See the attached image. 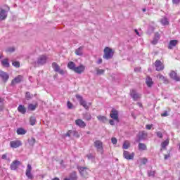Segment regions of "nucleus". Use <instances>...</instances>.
<instances>
[{"label":"nucleus","instance_id":"f257e3e1","mask_svg":"<svg viewBox=\"0 0 180 180\" xmlns=\"http://www.w3.org/2000/svg\"><path fill=\"white\" fill-rule=\"evenodd\" d=\"M114 54H115V51H113L112 49H110V47L106 46L104 49V55L103 58H105V60H110V58L113 57Z\"/></svg>","mask_w":180,"mask_h":180},{"label":"nucleus","instance_id":"f03ea898","mask_svg":"<svg viewBox=\"0 0 180 180\" xmlns=\"http://www.w3.org/2000/svg\"><path fill=\"white\" fill-rule=\"evenodd\" d=\"M94 147L100 154L103 155V143L101 140H96L94 141Z\"/></svg>","mask_w":180,"mask_h":180},{"label":"nucleus","instance_id":"7ed1b4c3","mask_svg":"<svg viewBox=\"0 0 180 180\" xmlns=\"http://www.w3.org/2000/svg\"><path fill=\"white\" fill-rule=\"evenodd\" d=\"M75 97L79 101L81 106H83V108H84L86 110H89V105H88V103H86V101L84 100V98H82V96L79 94H76Z\"/></svg>","mask_w":180,"mask_h":180},{"label":"nucleus","instance_id":"20e7f679","mask_svg":"<svg viewBox=\"0 0 180 180\" xmlns=\"http://www.w3.org/2000/svg\"><path fill=\"white\" fill-rule=\"evenodd\" d=\"M130 96L132 98L133 101L137 102L139 99H141V94H139L136 89H132L130 91Z\"/></svg>","mask_w":180,"mask_h":180},{"label":"nucleus","instance_id":"39448f33","mask_svg":"<svg viewBox=\"0 0 180 180\" xmlns=\"http://www.w3.org/2000/svg\"><path fill=\"white\" fill-rule=\"evenodd\" d=\"M110 117H111L112 120H115V122L119 123V111L115 108H112L110 113Z\"/></svg>","mask_w":180,"mask_h":180},{"label":"nucleus","instance_id":"423d86ee","mask_svg":"<svg viewBox=\"0 0 180 180\" xmlns=\"http://www.w3.org/2000/svg\"><path fill=\"white\" fill-rule=\"evenodd\" d=\"M52 68L53 69V71H55V72H58V74H60V75H64V74H65V71L61 69L60 68V65H58V64H57V63L56 62H53L52 63Z\"/></svg>","mask_w":180,"mask_h":180},{"label":"nucleus","instance_id":"0eeeda50","mask_svg":"<svg viewBox=\"0 0 180 180\" xmlns=\"http://www.w3.org/2000/svg\"><path fill=\"white\" fill-rule=\"evenodd\" d=\"M154 66L155 67L156 71H164V68L165 66L164 65V63L160 60H156Z\"/></svg>","mask_w":180,"mask_h":180},{"label":"nucleus","instance_id":"6e6552de","mask_svg":"<svg viewBox=\"0 0 180 180\" xmlns=\"http://www.w3.org/2000/svg\"><path fill=\"white\" fill-rule=\"evenodd\" d=\"M79 171L82 176H83V178H88V176H89V172H91V170H89L88 167H80L79 169Z\"/></svg>","mask_w":180,"mask_h":180},{"label":"nucleus","instance_id":"1a4fd4ad","mask_svg":"<svg viewBox=\"0 0 180 180\" xmlns=\"http://www.w3.org/2000/svg\"><path fill=\"white\" fill-rule=\"evenodd\" d=\"M20 165H22V162L18 160H15L11 162L10 169H11V171H16V169L19 168Z\"/></svg>","mask_w":180,"mask_h":180},{"label":"nucleus","instance_id":"9d476101","mask_svg":"<svg viewBox=\"0 0 180 180\" xmlns=\"http://www.w3.org/2000/svg\"><path fill=\"white\" fill-rule=\"evenodd\" d=\"M22 141L20 140L11 141L10 142V147L11 148H19V147H22Z\"/></svg>","mask_w":180,"mask_h":180},{"label":"nucleus","instance_id":"9b49d317","mask_svg":"<svg viewBox=\"0 0 180 180\" xmlns=\"http://www.w3.org/2000/svg\"><path fill=\"white\" fill-rule=\"evenodd\" d=\"M134 155L135 153L134 152H132L131 153L127 150H124L123 152V157L124 158H125V160H134Z\"/></svg>","mask_w":180,"mask_h":180},{"label":"nucleus","instance_id":"f8f14e48","mask_svg":"<svg viewBox=\"0 0 180 180\" xmlns=\"http://www.w3.org/2000/svg\"><path fill=\"white\" fill-rule=\"evenodd\" d=\"M25 175L28 179H33L34 178L33 174H32V165H30V164L27 165Z\"/></svg>","mask_w":180,"mask_h":180},{"label":"nucleus","instance_id":"ddd939ff","mask_svg":"<svg viewBox=\"0 0 180 180\" xmlns=\"http://www.w3.org/2000/svg\"><path fill=\"white\" fill-rule=\"evenodd\" d=\"M76 126L80 127V129H85L86 127V123L84 122L82 119H77L75 121Z\"/></svg>","mask_w":180,"mask_h":180},{"label":"nucleus","instance_id":"4468645a","mask_svg":"<svg viewBox=\"0 0 180 180\" xmlns=\"http://www.w3.org/2000/svg\"><path fill=\"white\" fill-rule=\"evenodd\" d=\"M73 71L76 74H82L83 72H85V65H79V66L75 68V70Z\"/></svg>","mask_w":180,"mask_h":180},{"label":"nucleus","instance_id":"2eb2a0df","mask_svg":"<svg viewBox=\"0 0 180 180\" xmlns=\"http://www.w3.org/2000/svg\"><path fill=\"white\" fill-rule=\"evenodd\" d=\"M46 63H47V56H46V55H41L38 58V64L43 65V64H46Z\"/></svg>","mask_w":180,"mask_h":180},{"label":"nucleus","instance_id":"dca6fc26","mask_svg":"<svg viewBox=\"0 0 180 180\" xmlns=\"http://www.w3.org/2000/svg\"><path fill=\"white\" fill-rule=\"evenodd\" d=\"M169 77L172 78V79H174V81H176V82H179L180 81V77L174 70L169 73Z\"/></svg>","mask_w":180,"mask_h":180},{"label":"nucleus","instance_id":"f3484780","mask_svg":"<svg viewBox=\"0 0 180 180\" xmlns=\"http://www.w3.org/2000/svg\"><path fill=\"white\" fill-rule=\"evenodd\" d=\"M22 79H23V76L22 75L17 76L12 80L11 85H15V84H20V82H22Z\"/></svg>","mask_w":180,"mask_h":180},{"label":"nucleus","instance_id":"a211bd4d","mask_svg":"<svg viewBox=\"0 0 180 180\" xmlns=\"http://www.w3.org/2000/svg\"><path fill=\"white\" fill-rule=\"evenodd\" d=\"M0 78H2L4 82H6V81L9 79V75L2 70H0Z\"/></svg>","mask_w":180,"mask_h":180},{"label":"nucleus","instance_id":"6ab92c4d","mask_svg":"<svg viewBox=\"0 0 180 180\" xmlns=\"http://www.w3.org/2000/svg\"><path fill=\"white\" fill-rule=\"evenodd\" d=\"M146 84L148 88H151L154 85V82L150 76H146Z\"/></svg>","mask_w":180,"mask_h":180},{"label":"nucleus","instance_id":"aec40b11","mask_svg":"<svg viewBox=\"0 0 180 180\" xmlns=\"http://www.w3.org/2000/svg\"><path fill=\"white\" fill-rule=\"evenodd\" d=\"M178 43V40H171L168 45L169 50H172V49H174V47H175Z\"/></svg>","mask_w":180,"mask_h":180},{"label":"nucleus","instance_id":"412c9836","mask_svg":"<svg viewBox=\"0 0 180 180\" xmlns=\"http://www.w3.org/2000/svg\"><path fill=\"white\" fill-rule=\"evenodd\" d=\"M158 78L160 81H162L163 84H169L168 79L161 74L158 75Z\"/></svg>","mask_w":180,"mask_h":180},{"label":"nucleus","instance_id":"4be33fe9","mask_svg":"<svg viewBox=\"0 0 180 180\" xmlns=\"http://www.w3.org/2000/svg\"><path fill=\"white\" fill-rule=\"evenodd\" d=\"M8 18V14H6V11L4 9H1L0 11V20H5Z\"/></svg>","mask_w":180,"mask_h":180},{"label":"nucleus","instance_id":"5701e85b","mask_svg":"<svg viewBox=\"0 0 180 180\" xmlns=\"http://www.w3.org/2000/svg\"><path fill=\"white\" fill-rule=\"evenodd\" d=\"M138 148L139 151H146L147 150V145H146V143H139L138 145Z\"/></svg>","mask_w":180,"mask_h":180},{"label":"nucleus","instance_id":"b1692460","mask_svg":"<svg viewBox=\"0 0 180 180\" xmlns=\"http://www.w3.org/2000/svg\"><path fill=\"white\" fill-rule=\"evenodd\" d=\"M18 110L20 113H22V115H25V113H26V107H25V105H20L18 107Z\"/></svg>","mask_w":180,"mask_h":180},{"label":"nucleus","instance_id":"393cba45","mask_svg":"<svg viewBox=\"0 0 180 180\" xmlns=\"http://www.w3.org/2000/svg\"><path fill=\"white\" fill-rule=\"evenodd\" d=\"M26 133H27V131H26L23 128L17 129V134H18V136H23V135L26 134Z\"/></svg>","mask_w":180,"mask_h":180},{"label":"nucleus","instance_id":"a878e982","mask_svg":"<svg viewBox=\"0 0 180 180\" xmlns=\"http://www.w3.org/2000/svg\"><path fill=\"white\" fill-rule=\"evenodd\" d=\"M82 50H84V46H79L77 49L75 50V54H76V56H82Z\"/></svg>","mask_w":180,"mask_h":180},{"label":"nucleus","instance_id":"bb28decb","mask_svg":"<svg viewBox=\"0 0 180 180\" xmlns=\"http://www.w3.org/2000/svg\"><path fill=\"white\" fill-rule=\"evenodd\" d=\"M75 63L72 62V61H70L68 63V68H69V70H71L72 71H74L75 69Z\"/></svg>","mask_w":180,"mask_h":180},{"label":"nucleus","instance_id":"cd10ccee","mask_svg":"<svg viewBox=\"0 0 180 180\" xmlns=\"http://www.w3.org/2000/svg\"><path fill=\"white\" fill-rule=\"evenodd\" d=\"M1 64L3 65V67H6V68H9L10 67V64H9V60H8V58L4 59L3 60H1Z\"/></svg>","mask_w":180,"mask_h":180},{"label":"nucleus","instance_id":"c85d7f7f","mask_svg":"<svg viewBox=\"0 0 180 180\" xmlns=\"http://www.w3.org/2000/svg\"><path fill=\"white\" fill-rule=\"evenodd\" d=\"M97 119L98 120H99V122H102V123H105V122H108V118L105 116L98 115L97 116Z\"/></svg>","mask_w":180,"mask_h":180},{"label":"nucleus","instance_id":"c756f323","mask_svg":"<svg viewBox=\"0 0 180 180\" xmlns=\"http://www.w3.org/2000/svg\"><path fill=\"white\" fill-rule=\"evenodd\" d=\"M168 144H169V140L167 139V140L164 141L161 144V146H162L161 150H166L167 146H168Z\"/></svg>","mask_w":180,"mask_h":180},{"label":"nucleus","instance_id":"7c9ffc66","mask_svg":"<svg viewBox=\"0 0 180 180\" xmlns=\"http://www.w3.org/2000/svg\"><path fill=\"white\" fill-rule=\"evenodd\" d=\"M130 148V141H125L123 143L122 148L124 150H127Z\"/></svg>","mask_w":180,"mask_h":180},{"label":"nucleus","instance_id":"2f4dec72","mask_svg":"<svg viewBox=\"0 0 180 180\" xmlns=\"http://www.w3.org/2000/svg\"><path fill=\"white\" fill-rule=\"evenodd\" d=\"M77 172H72L70 174V180H77Z\"/></svg>","mask_w":180,"mask_h":180},{"label":"nucleus","instance_id":"473e14b6","mask_svg":"<svg viewBox=\"0 0 180 180\" xmlns=\"http://www.w3.org/2000/svg\"><path fill=\"white\" fill-rule=\"evenodd\" d=\"M160 22L162 25H164L165 26L169 25V22L168 21V19L167 18H162Z\"/></svg>","mask_w":180,"mask_h":180},{"label":"nucleus","instance_id":"72a5a7b5","mask_svg":"<svg viewBox=\"0 0 180 180\" xmlns=\"http://www.w3.org/2000/svg\"><path fill=\"white\" fill-rule=\"evenodd\" d=\"M84 118L85 119V120H87V122H89V120H91L92 119V115H91V114L86 112L84 115Z\"/></svg>","mask_w":180,"mask_h":180},{"label":"nucleus","instance_id":"f704fd0d","mask_svg":"<svg viewBox=\"0 0 180 180\" xmlns=\"http://www.w3.org/2000/svg\"><path fill=\"white\" fill-rule=\"evenodd\" d=\"M36 108H37V104H29L28 105V110H36Z\"/></svg>","mask_w":180,"mask_h":180},{"label":"nucleus","instance_id":"c9c22d12","mask_svg":"<svg viewBox=\"0 0 180 180\" xmlns=\"http://www.w3.org/2000/svg\"><path fill=\"white\" fill-rule=\"evenodd\" d=\"M30 123L31 126H34L36 124V117H30Z\"/></svg>","mask_w":180,"mask_h":180},{"label":"nucleus","instance_id":"e433bc0d","mask_svg":"<svg viewBox=\"0 0 180 180\" xmlns=\"http://www.w3.org/2000/svg\"><path fill=\"white\" fill-rule=\"evenodd\" d=\"M96 71L97 72V75H102V74L105 73V70L96 68Z\"/></svg>","mask_w":180,"mask_h":180},{"label":"nucleus","instance_id":"4c0bfd02","mask_svg":"<svg viewBox=\"0 0 180 180\" xmlns=\"http://www.w3.org/2000/svg\"><path fill=\"white\" fill-rule=\"evenodd\" d=\"M12 65H13V67H15V68H19L20 67V63H19V61H13Z\"/></svg>","mask_w":180,"mask_h":180},{"label":"nucleus","instance_id":"58836bf2","mask_svg":"<svg viewBox=\"0 0 180 180\" xmlns=\"http://www.w3.org/2000/svg\"><path fill=\"white\" fill-rule=\"evenodd\" d=\"M28 143L30 146H34V144L36 143V139L31 138V139L28 141Z\"/></svg>","mask_w":180,"mask_h":180},{"label":"nucleus","instance_id":"ea45409f","mask_svg":"<svg viewBox=\"0 0 180 180\" xmlns=\"http://www.w3.org/2000/svg\"><path fill=\"white\" fill-rule=\"evenodd\" d=\"M141 162L142 165H146V164L148 162V160L147 159V158H143L142 159H141Z\"/></svg>","mask_w":180,"mask_h":180},{"label":"nucleus","instance_id":"a19ab883","mask_svg":"<svg viewBox=\"0 0 180 180\" xmlns=\"http://www.w3.org/2000/svg\"><path fill=\"white\" fill-rule=\"evenodd\" d=\"M25 98L26 99H32V95H30V92L27 91L25 93Z\"/></svg>","mask_w":180,"mask_h":180},{"label":"nucleus","instance_id":"79ce46f5","mask_svg":"<svg viewBox=\"0 0 180 180\" xmlns=\"http://www.w3.org/2000/svg\"><path fill=\"white\" fill-rule=\"evenodd\" d=\"M67 106L68 109H72V107H73L72 103H71V101H68Z\"/></svg>","mask_w":180,"mask_h":180},{"label":"nucleus","instance_id":"37998d69","mask_svg":"<svg viewBox=\"0 0 180 180\" xmlns=\"http://www.w3.org/2000/svg\"><path fill=\"white\" fill-rule=\"evenodd\" d=\"M71 134H72V130H69V131L66 133L65 136H66V137H71Z\"/></svg>","mask_w":180,"mask_h":180},{"label":"nucleus","instance_id":"c03bdc74","mask_svg":"<svg viewBox=\"0 0 180 180\" xmlns=\"http://www.w3.org/2000/svg\"><path fill=\"white\" fill-rule=\"evenodd\" d=\"M111 142L113 144H117V139L116 138L113 137V138L111 139Z\"/></svg>","mask_w":180,"mask_h":180},{"label":"nucleus","instance_id":"a18cd8bd","mask_svg":"<svg viewBox=\"0 0 180 180\" xmlns=\"http://www.w3.org/2000/svg\"><path fill=\"white\" fill-rule=\"evenodd\" d=\"M155 175V171H150L148 172V176H154Z\"/></svg>","mask_w":180,"mask_h":180},{"label":"nucleus","instance_id":"49530a36","mask_svg":"<svg viewBox=\"0 0 180 180\" xmlns=\"http://www.w3.org/2000/svg\"><path fill=\"white\" fill-rule=\"evenodd\" d=\"M7 51H8V53H13V51H15V48H13V47L8 48V49H7Z\"/></svg>","mask_w":180,"mask_h":180},{"label":"nucleus","instance_id":"de8ad7c7","mask_svg":"<svg viewBox=\"0 0 180 180\" xmlns=\"http://www.w3.org/2000/svg\"><path fill=\"white\" fill-rule=\"evenodd\" d=\"M156 134L159 139H162V133H161V131H158Z\"/></svg>","mask_w":180,"mask_h":180},{"label":"nucleus","instance_id":"09e8293b","mask_svg":"<svg viewBox=\"0 0 180 180\" xmlns=\"http://www.w3.org/2000/svg\"><path fill=\"white\" fill-rule=\"evenodd\" d=\"M4 109H5V104L4 103L0 104V112H2Z\"/></svg>","mask_w":180,"mask_h":180},{"label":"nucleus","instance_id":"8fccbe9b","mask_svg":"<svg viewBox=\"0 0 180 180\" xmlns=\"http://www.w3.org/2000/svg\"><path fill=\"white\" fill-rule=\"evenodd\" d=\"M73 133H74L75 137H77V139H79V134H78V131H74Z\"/></svg>","mask_w":180,"mask_h":180},{"label":"nucleus","instance_id":"3c124183","mask_svg":"<svg viewBox=\"0 0 180 180\" xmlns=\"http://www.w3.org/2000/svg\"><path fill=\"white\" fill-rule=\"evenodd\" d=\"M162 117H166V116H168V112L165 111L164 113L161 114Z\"/></svg>","mask_w":180,"mask_h":180},{"label":"nucleus","instance_id":"603ef678","mask_svg":"<svg viewBox=\"0 0 180 180\" xmlns=\"http://www.w3.org/2000/svg\"><path fill=\"white\" fill-rule=\"evenodd\" d=\"M2 160H8V155L7 154H4L1 156Z\"/></svg>","mask_w":180,"mask_h":180},{"label":"nucleus","instance_id":"864d4df0","mask_svg":"<svg viewBox=\"0 0 180 180\" xmlns=\"http://www.w3.org/2000/svg\"><path fill=\"white\" fill-rule=\"evenodd\" d=\"M86 157H87L88 160H92V158H94V156L91 153L87 155Z\"/></svg>","mask_w":180,"mask_h":180},{"label":"nucleus","instance_id":"5fc2aeb1","mask_svg":"<svg viewBox=\"0 0 180 180\" xmlns=\"http://www.w3.org/2000/svg\"><path fill=\"white\" fill-rule=\"evenodd\" d=\"M151 127H153V124H147L146 125L147 130H151Z\"/></svg>","mask_w":180,"mask_h":180},{"label":"nucleus","instance_id":"6e6d98bb","mask_svg":"<svg viewBox=\"0 0 180 180\" xmlns=\"http://www.w3.org/2000/svg\"><path fill=\"white\" fill-rule=\"evenodd\" d=\"M179 2H180V0H172V3L176 5H178V4H179Z\"/></svg>","mask_w":180,"mask_h":180},{"label":"nucleus","instance_id":"4d7b16f0","mask_svg":"<svg viewBox=\"0 0 180 180\" xmlns=\"http://www.w3.org/2000/svg\"><path fill=\"white\" fill-rule=\"evenodd\" d=\"M109 123L111 126H115V121L113 120H110Z\"/></svg>","mask_w":180,"mask_h":180},{"label":"nucleus","instance_id":"13d9d810","mask_svg":"<svg viewBox=\"0 0 180 180\" xmlns=\"http://www.w3.org/2000/svg\"><path fill=\"white\" fill-rule=\"evenodd\" d=\"M158 43V39H153L152 41V44H157Z\"/></svg>","mask_w":180,"mask_h":180},{"label":"nucleus","instance_id":"bf43d9fd","mask_svg":"<svg viewBox=\"0 0 180 180\" xmlns=\"http://www.w3.org/2000/svg\"><path fill=\"white\" fill-rule=\"evenodd\" d=\"M136 105H137L138 106H139V108H143V103H140V102L136 103Z\"/></svg>","mask_w":180,"mask_h":180},{"label":"nucleus","instance_id":"052dcab7","mask_svg":"<svg viewBox=\"0 0 180 180\" xmlns=\"http://www.w3.org/2000/svg\"><path fill=\"white\" fill-rule=\"evenodd\" d=\"M164 157H165V160H168V158H169L170 155H169V154H167V155H165Z\"/></svg>","mask_w":180,"mask_h":180},{"label":"nucleus","instance_id":"680f3d73","mask_svg":"<svg viewBox=\"0 0 180 180\" xmlns=\"http://www.w3.org/2000/svg\"><path fill=\"white\" fill-rule=\"evenodd\" d=\"M5 102V98H1L0 97V103H4Z\"/></svg>","mask_w":180,"mask_h":180},{"label":"nucleus","instance_id":"e2e57ef3","mask_svg":"<svg viewBox=\"0 0 180 180\" xmlns=\"http://www.w3.org/2000/svg\"><path fill=\"white\" fill-rule=\"evenodd\" d=\"M97 63L98 64H102V58H99Z\"/></svg>","mask_w":180,"mask_h":180},{"label":"nucleus","instance_id":"0e129e2a","mask_svg":"<svg viewBox=\"0 0 180 180\" xmlns=\"http://www.w3.org/2000/svg\"><path fill=\"white\" fill-rule=\"evenodd\" d=\"M134 32L136 33L137 36H140V32L137 30H134Z\"/></svg>","mask_w":180,"mask_h":180},{"label":"nucleus","instance_id":"69168bd1","mask_svg":"<svg viewBox=\"0 0 180 180\" xmlns=\"http://www.w3.org/2000/svg\"><path fill=\"white\" fill-rule=\"evenodd\" d=\"M155 37H158V39H160V34L158 32L155 34Z\"/></svg>","mask_w":180,"mask_h":180},{"label":"nucleus","instance_id":"338daca9","mask_svg":"<svg viewBox=\"0 0 180 180\" xmlns=\"http://www.w3.org/2000/svg\"><path fill=\"white\" fill-rule=\"evenodd\" d=\"M142 11H143V12H146V8H143Z\"/></svg>","mask_w":180,"mask_h":180},{"label":"nucleus","instance_id":"774afa93","mask_svg":"<svg viewBox=\"0 0 180 180\" xmlns=\"http://www.w3.org/2000/svg\"><path fill=\"white\" fill-rule=\"evenodd\" d=\"M9 9H10L9 7H8V11H9Z\"/></svg>","mask_w":180,"mask_h":180}]
</instances>
